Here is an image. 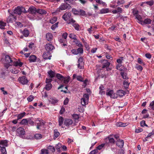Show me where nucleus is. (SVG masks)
Here are the masks:
<instances>
[{"label": "nucleus", "mask_w": 154, "mask_h": 154, "mask_svg": "<svg viewBox=\"0 0 154 154\" xmlns=\"http://www.w3.org/2000/svg\"><path fill=\"white\" fill-rule=\"evenodd\" d=\"M79 14L80 15H81L82 16H84L85 15L86 13H85V11H84L83 10H79Z\"/></svg>", "instance_id": "obj_57"}, {"label": "nucleus", "mask_w": 154, "mask_h": 154, "mask_svg": "<svg viewBox=\"0 0 154 154\" xmlns=\"http://www.w3.org/2000/svg\"><path fill=\"white\" fill-rule=\"evenodd\" d=\"M67 8V6L65 5H62L60 7V9L62 10H64Z\"/></svg>", "instance_id": "obj_56"}, {"label": "nucleus", "mask_w": 154, "mask_h": 154, "mask_svg": "<svg viewBox=\"0 0 154 154\" xmlns=\"http://www.w3.org/2000/svg\"><path fill=\"white\" fill-rule=\"evenodd\" d=\"M45 48L47 51H49L53 50L54 47L52 44H48L45 45Z\"/></svg>", "instance_id": "obj_12"}, {"label": "nucleus", "mask_w": 154, "mask_h": 154, "mask_svg": "<svg viewBox=\"0 0 154 154\" xmlns=\"http://www.w3.org/2000/svg\"><path fill=\"white\" fill-rule=\"evenodd\" d=\"M6 26V23L2 21H0V28L3 29H5V27Z\"/></svg>", "instance_id": "obj_25"}, {"label": "nucleus", "mask_w": 154, "mask_h": 154, "mask_svg": "<svg viewBox=\"0 0 154 154\" xmlns=\"http://www.w3.org/2000/svg\"><path fill=\"white\" fill-rule=\"evenodd\" d=\"M43 57L45 59H50V57H51V55L49 51L45 52L43 54Z\"/></svg>", "instance_id": "obj_13"}, {"label": "nucleus", "mask_w": 154, "mask_h": 154, "mask_svg": "<svg viewBox=\"0 0 154 154\" xmlns=\"http://www.w3.org/2000/svg\"><path fill=\"white\" fill-rule=\"evenodd\" d=\"M82 98L88 100L89 99V95L87 94H85L83 95V97Z\"/></svg>", "instance_id": "obj_52"}, {"label": "nucleus", "mask_w": 154, "mask_h": 154, "mask_svg": "<svg viewBox=\"0 0 154 154\" xmlns=\"http://www.w3.org/2000/svg\"><path fill=\"white\" fill-rule=\"evenodd\" d=\"M70 77L69 76H68L66 78H64V79L63 82L65 84H67L69 81Z\"/></svg>", "instance_id": "obj_40"}, {"label": "nucleus", "mask_w": 154, "mask_h": 154, "mask_svg": "<svg viewBox=\"0 0 154 154\" xmlns=\"http://www.w3.org/2000/svg\"><path fill=\"white\" fill-rule=\"evenodd\" d=\"M26 113L25 112H23L19 114L17 116V119H22L25 115Z\"/></svg>", "instance_id": "obj_35"}, {"label": "nucleus", "mask_w": 154, "mask_h": 154, "mask_svg": "<svg viewBox=\"0 0 154 154\" xmlns=\"http://www.w3.org/2000/svg\"><path fill=\"white\" fill-rule=\"evenodd\" d=\"M149 106L152 110H154V101H152L149 104Z\"/></svg>", "instance_id": "obj_61"}, {"label": "nucleus", "mask_w": 154, "mask_h": 154, "mask_svg": "<svg viewBox=\"0 0 154 154\" xmlns=\"http://www.w3.org/2000/svg\"><path fill=\"white\" fill-rule=\"evenodd\" d=\"M58 22H57L55 24L52 25L51 27V29L52 30H54L55 29L58 27Z\"/></svg>", "instance_id": "obj_55"}, {"label": "nucleus", "mask_w": 154, "mask_h": 154, "mask_svg": "<svg viewBox=\"0 0 154 154\" xmlns=\"http://www.w3.org/2000/svg\"><path fill=\"white\" fill-rule=\"evenodd\" d=\"M56 77L60 80H63L64 77L60 74H57L56 75Z\"/></svg>", "instance_id": "obj_43"}, {"label": "nucleus", "mask_w": 154, "mask_h": 154, "mask_svg": "<svg viewBox=\"0 0 154 154\" xmlns=\"http://www.w3.org/2000/svg\"><path fill=\"white\" fill-rule=\"evenodd\" d=\"M48 73L51 78H52L54 77L55 75V73L51 70L49 71Z\"/></svg>", "instance_id": "obj_37"}, {"label": "nucleus", "mask_w": 154, "mask_h": 154, "mask_svg": "<svg viewBox=\"0 0 154 154\" xmlns=\"http://www.w3.org/2000/svg\"><path fill=\"white\" fill-rule=\"evenodd\" d=\"M73 123L72 120L70 119H66L64 121V125L67 127H69Z\"/></svg>", "instance_id": "obj_10"}, {"label": "nucleus", "mask_w": 154, "mask_h": 154, "mask_svg": "<svg viewBox=\"0 0 154 154\" xmlns=\"http://www.w3.org/2000/svg\"><path fill=\"white\" fill-rule=\"evenodd\" d=\"M116 145L120 148L123 147L124 145V141L123 140L119 139L116 143Z\"/></svg>", "instance_id": "obj_16"}, {"label": "nucleus", "mask_w": 154, "mask_h": 154, "mask_svg": "<svg viewBox=\"0 0 154 154\" xmlns=\"http://www.w3.org/2000/svg\"><path fill=\"white\" fill-rule=\"evenodd\" d=\"M123 60V57H121L120 58L118 59L117 60V62L119 64H121L122 63Z\"/></svg>", "instance_id": "obj_59"}, {"label": "nucleus", "mask_w": 154, "mask_h": 154, "mask_svg": "<svg viewBox=\"0 0 154 154\" xmlns=\"http://www.w3.org/2000/svg\"><path fill=\"white\" fill-rule=\"evenodd\" d=\"M0 146H2L6 147L8 146L7 141L6 140L0 141Z\"/></svg>", "instance_id": "obj_20"}, {"label": "nucleus", "mask_w": 154, "mask_h": 154, "mask_svg": "<svg viewBox=\"0 0 154 154\" xmlns=\"http://www.w3.org/2000/svg\"><path fill=\"white\" fill-rule=\"evenodd\" d=\"M62 146L60 143H58L55 146L56 149L57 150H59L60 148ZM59 151V150H58Z\"/></svg>", "instance_id": "obj_62"}, {"label": "nucleus", "mask_w": 154, "mask_h": 154, "mask_svg": "<svg viewBox=\"0 0 154 154\" xmlns=\"http://www.w3.org/2000/svg\"><path fill=\"white\" fill-rule=\"evenodd\" d=\"M105 145V143H102L101 145L98 146L97 148V150H100Z\"/></svg>", "instance_id": "obj_54"}, {"label": "nucleus", "mask_w": 154, "mask_h": 154, "mask_svg": "<svg viewBox=\"0 0 154 154\" xmlns=\"http://www.w3.org/2000/svg\"><path fill=\"white\" fill-rule=\"evenodd\" d=\"M88 100H87L85 99L82 98L81 99V103L83 106H85L88 104Z\"/></svg>", "instance_id": "obj_28"}, {"label": "nucleus", "mask_w": 154, "mask_h": 154, "mask_svg": "<svg viewBox=\"0 0 154 154\" xmlns=\"http://www.w3.org/2000/svg\"><path fill=\"white\" fill-rule=\"evenodd\" d=\"M54 138H57L60 135V133L58 131L57 129H54Z\"/></svg>", "instance_id": "obj_30"}, {"label": "nucleus", "mask_w": 154, "mask_h": 154, "mask_svg": "<svg viewBox=\"0 0 154 154\" xmlns=\"http://www.w3.org/2000/svg\"><path fill=\"white\" fill-rule=\"evenodd\" d=\"M10 70L12 73L15 74H17L19 72V70H18L16 69H15L14 68L11 69Z\"/></svg>", "instance_id": "obj_39"}, {"label": "nucleus", "mask_w": 154, "mask_h": 154, "mask_svg": "<svg viewBox=\"0 0 154 154\" xmlns=\"http://www.w3.org/2000/svg\"><path fill=\"white\" fill-rule=\"evenodd\" d=\"M42 137V135L41 134H36L34 135V137L36 139H40Z\"/></svg>", "instance_id": "obj_41"}, {"label": "nucleus", "mask_w": 154, "mask_h": 154, "mask_svg": "<svg viewBox=\"0 0 154 154\" xmlns=\"http://www.w3.org/2000/svg\"><path fill=\"white\" fill-rule=\"evenodd\" d=\"M63 117H60L59 118V119H58V122H59V125L60 126H61L63 123Z\"/></svg>", "instance_id": "obj_31"}, {"label": "nucleus", "mask_w": 154, "mask_h": 154, "mask_svg": "<svg viewBox=\"0 0 154 154\" xmlns=\"http://www.w3.org/2000/svg\"><path fill=\"white\" fill-rule=\"evenodd\" d=\"M136 68L137 70L140 71H141L143 69L142 67L140 65L138 64L136 65Z\"/></svg>", "instance_id": "obj_60"}, {"label": "nucleus", "mask_w": 154, "mask_h": 154, "mask_svg": "<svg viewBox=\"0 0 154 154\" xmlns=\"http://www.w3.org/2000/svg\"><path fill=\"white\" fill-rule=\"evenodd\" d=\"M151 22V20L149 19H145L144 21L141 22V24L143 25L144 24H150Z\"/></svg>", "instance_id": "obj_21"}, {"label": "nucleus", "mask_w": 154, "mask_h": 154, "mask_svg": "<svg viewBox=\"0 0 154 154\" xmlns=\"http://www.w3.org/2000/svg\"><path fill=\"white\" fill-rule=\"evenodd\" d=\"M71 14L69 12H66L65 13L63 16L62 17L63 19L66 21L68 24V23L71 20L73 19L71 17Z\"/></svg>", "instance_id": "obj_4"}, {"label": "nucleus", "mask_w": 154, "mask_h": 154, "mask_svg": "<svg viewBox=\"0 0 154 154\" xmlns=\"http://www.w3.org/2000/svg\"><path fill=\"white\" fill-rule=\"evenodd\" d=\"M36 123L37 124V128L38 129H40V127L43 126L45 123L43 120H39V119H38V120L36 121Z\"/></svg>", "instance_id": "obj_8"}, {"label": "nucleus", "mask_w": 154, "mask_h": 154, "mask_svg": "<svg viewBox=\"0 0 154 154\" xmlns=\"http://www.w3.org/2000/svg\"><path fill=\"white\" fill-rule=\"evenodd\" d=\"M52 86V85L51 83H48L46 85L45 88L47 91H49L51 89Z\"/></svg>", "instance_id": "obj_27"}, {"label": "nucleus", "mask_w": 154, "mask_h": 154, "mask_svg": "<svg viewBox=\"0 0 154 154\" xmlns=\"http://www.w3.org/2000/svg\"><path fill=\"white\" fill-rule=\"evenodd\" d=\"M72 116L73 119L75 120L76 122L77 120L78 121V120L79 118V115L75 114H73L72 115Z\"/></svg>", "instance_id": "obj_36"}, {"label": "nucleus", "mask_w": 154, "mask_h": 154, "mask_svg": "<svg viewBox=\"0 0 154 154\" xmlns=\"http://www.w3.org/2000/svg\"><path fill=\"white\" fill-rule=\"evenodd\" d=\"M72 11L73 14L75 15H78L79 14V10H77L75 9H73Z\"/></svg>", "instance_id": "obj_48"}, {"label": "nucleus", "mask_w": 154, "mask_h": 154, "mask_svg": "<svg viewBox=\"0 0 154 154\" xmlns=\"http://www.w3.org/2000/svg\"><path fill=\"white\" fill-rule=\"evenodd\" d=\"M14 13L15 14L20 15L22 13H27V11H26L25 8L23 7L18 6L14 9Z\"/></svg>", "instance_id": "obj_2"}, {"label": "nucleus", "mask_w": 154, "mask_h": 154, "mask_svg": "<svg viewBox=\"0 0 154 154\" xmlns=\"http://www.w3.org/2000/svg\"><path fill=\"white\" fill-rule=\"evenodd\" d=\"M125 92L122 90H119L117 91L116 94L117 98L118 97H122L125 94Z\"/></svg>", "instance_id": "obj_11"}, {"label": "nucleus", "mask_w": 154, "mask_h": 154, "mask_svg": "<svg viewBox=\"0 0 154 154\" xmlns=\"http://www.w3.org/2000/svg\"><path fill=\"white\" fill-rule=\"evenodd\" d=\"M68 24H71L75 30L78 31L79 29V26L78 24L76 23L74 19H71L68 23Z\"/></svg>", "instance_id": "obj_6"}, {"label": "nucleus", "mask_w": 154, "mask_h": 154, "mask_svg": "<svg viewBox=\"0 0 154 154\" xmlns=\"http://www.w3.org/2000/svg\"><path fill=\"white\" fill-rule=\"evenodd\" d=\"M109 10L108 9H102L100 11L101 14L107 13L108 12Z\"/></svg>", "instance_id": "obj_45"}, {"label": "nucleus", "mask_w": 154, "mask_h": 154, "mask_svg": "<svg viewBox=\"0 0 154 154\" xmlns=\"http://www.w3.org/2000/svg\"><path fill=\"white\" fill-rule=\"evenodd\" d=\"M23 33L25 37H27L29 34V31L26 29H24L23 32Z\"/></svg>", "instance_id": "obj_26"}, {"label": "nucleus", "mask_w": 154, "mask_h": 154, "mask_svg": "<svg viewBox=\"0 0 154 154\" xmlns=\"http://www.w3.org/2000/svg\"><path fill=\"white\" fill-rule=\"evenodd\" d=\"M28 120L26 119H23L21 121L20 123L22 125H26L28 124Z\"/></svg>", "instance_id": "obj_44"}, {"label": "nucleus", "mask_w": 154, "mask_h": 154, "mask_svg": "<svg viewBox=\"0 0 154 154\" xmlns=\"http://www.w3.org/2000/svg\"><path fill=\"white\" fill-rule=\"evenodd\" d=\"M99 89V93L100 94L103 95L105 94V88L103 85H101L100 86Z\"/></svg>", "instance_id": "obj_18"}, {"label": "nucleus", "mask_w": 154, "mask_h": 154, "mask_svg": "<svg viewBox=\"0 0 154 154\" xmlns=\"http://www.w3.org/2000/svg\"><path fill=\"white\" fill-rule=\"evenodd\" d=\"M0 147L1 148V151L2 152V154H7V152L6 149L5 147L4 146H0Z\"/></svg>", "instance_id": "obj_29"}, {"label": "nucleus", "mask_w": 154, "mask_h": 154, "mask_svg": "<svg viewBox=\"0 0 154 154\" xmlns=\"http://www.w3.org/2000/svg\"><path fill=\"white\" fill-rule=\"evenodd\" d=\"M34 123V122L33 121H32L31 119H29L28 120V124H29L31 125H33Z\"/></svg>", "instance_id": "obj_63"}, {"label": "nucleus", "mask_w": 154, "mask_h": 154, "mask_svg": "<svg viewBox=\"0 0 154 154\" xmlns=\"http://www.w3.org/2000/svg\"><path fill=\"white\" fill-rule=\"evenodd\" d=\"M106 95L109 96L110 97L113 98H117L116 94L115 93L113 90H110L106 93Z\"/></svg>", "instance_id": "obj_9"}, {"label": "nucleus", "mask_w": 154, "mask_h": 154, "mask_svg": "<svg viewBox=\"0 0 154 154\" xmlns=\"http://www.w3.org/2000/svg\"><path fill=\"white\" fill-rule=\"evenodd\" d=\"M17 135L20 137L23 138L24 137L25 131L24 129L22 127H19L17 129Z\"/></svg>", "instance_id": "obj_5"}, {"label": "nucleus", "mask_w": 154, "mask_h": 154, "mask_svg": "<svg viewBox=\"0 0 154 154\" xmlns=\"http://www.w3.org/2000/svg\"><path fill=\"white\" fill-rule=\"evenodd\" d=\"M57 18L56 17H54L51 18L50 20V22L52 24L56 22Z\"/></svg>", "instance_id": "obj_42"}, {"label": "nucleus", "mask_w": 154, "mask_h": 154, "mask_svg": "<svg viewBox=\"0 0 154 154\" xmlns=\"http://www.w3.org/2000/svg\"><path fill=\"white\" fill-rule=\"evenodd\" d=\"M78 63H80L81 65H83L84 62L83 61V58L82 57H80L78 60Z\"/></svg>", "instance_id": "obj_49"}, {"label": "nucleus", "mask_w": 154, "mask_h": 154, "mask_svg": "<svg viewBox=\"0 0 154 154\" xmlns=\"http://www.w3.org/2000/svg\"><path fill=\"white\" fill-rule=\"evenodd\" d=\"M104 61L105 62V63H104V64L102 66L103 68H104L105 67H108L110 65V63L106 60H104Z\"/></svg>", "instance_id": "obj_34"}, {"label": "nucleus", "mask_w": 154, "mask_h": 154, "mask_svg": "<svg viewBox=\"0 0 154 154\" xmlns=\"http://www.w3.org/2000/svg\"><path fill=\"white\" fill-rule=\"evenodd\" d=\"M36 57L34 55H32L30 56L29 58V60L30 62H34L35 61Z\"/></svg>", "instance_id": "obj_19"}, {"label": "nucleus", "mask_w": 154, "mask_h": 154, "mask_svg": "<svg viewBox=\"0 0 154 154\" xmlns=\"http://www.w3.org/2000/svg\"><path fill=\"white\" fill-rule=\"evenodd\" d=\"M50 102L52 104H55L57 103L58 100L55 98H51L49 100Z\"/></svg>", "instance_id": "obj_32"}, {"label": "nucleus", "mask_w": 154, "mask_h": 154, "mask_svg": "<svg viewBox=\"0 0 154 154\" xmlns=\"http://www.w3.org/2000/svg\"><path fill=\"white\" fill-rule=\"evenodd\" d=\"M46 11H45L43 9H39L37 10L36 15L38 16L39 14H41L40 17H39L38 19H42V15L46 14Z\"/></svg>", "instance_id": "obj_7"}, {"label": "nucleus", "mask_w": 154, "mask_h": 154, "mask_svg": "<svg viewBox=\"0 0 154 154\" xmlns=\"http://www.w3.org/2000/svg\"><path fill=\"white\" fill-rule=\"evenodd\" d=\"M76 35L73 33H71L69 35V37L70 38L73 39L74 40L76 39Z\"/></svg>", "instance_id": "obj_46"}, {"label": "nucleus", "mask_w": 154, "mask_h": 154, "mask_svg": "<svg viewBox=\"0 0 154 154\" xmlns=\"http://www.w3.org/2000/svg\"><path fill=\"white\" fill-rule=\"evenodd\" d=\"M34 99V97L32 95H30L27 98L28 101L29 102L32 101Z\"/></svg>", "instance_id": "obj_50"}, {"label": "nucleus", "mask_w": 154, "mask_h": 154, "mask_svg": "<svg viewBox=\"0 0 154 154\" xmlns=\"http://www.w3.org/2000/svg\"><path fill=\"white\" fill-rule=\"evenodd\" d=\"M124 86L125 88H128L129 87V83L126 80H125L123 82Z\"/></svg>", "instance_id": "obj_38"}, {"label": "nucleus", "mask_w": 154, "mask_h": 154, "mask_svg": "<svg viewBox=\"0 0 154 154\" xmlns=\"http://www.w3.org/2000/svg\"><path fill=\"white\" fill-rule=\"evenodd\" d=\"M144 3H146L149 6H151L153 4L154 1L152 0L146 2H144Z\"/></svg>", "instance_id": "obj_53"}, {"label": "nucleus", "mask_w": 154, "mask_h": 154, "mask_svg": "<svg viewBox=\"0 0 154 154\" xmlns=\"http://www.w3.org/2000/svg\"><path fill=\"white\" fill-rule=\"evenodd\" d=\"M106 141H108L109 143H114L115 141L114 139L110 137H106Z\"/></svg>", "instance_id": "obj_24"}, {"label": "nucleus", "mask_w": 154, "mask_h": 154, "mask_svg": "<svg viewBox=\"0 0 154 154\" xmlns=\"http://www.w3.org/2000/svg\"><path fill=\"white\" fill-rule=\"evenodd\" d=\"M136 18L138 21V22L141 24V22L143 21L142 20V17L140 15L137 14L136 15Z\"/></svg>", "instance_id": "obj_33"}, {"label": "nucleus", "mask_w": 154, "mask_h": 154, "mask_svg": "<svg viewBox=\"0 0 154 154\" xmlns=\"http://www.w3.org/2000/svg\"><path fill=\"white\" fill-rule=\"evenodd\" d=\"M78 54H82L83 53V48L80 47L77 49Z\"/></svg>", "instance_id": "obj_47"}, {"label": "nucleus", "mask_w": 154, "mask_h": 154, "mask_svg": "<svg viewBox=\"0 0 154 154\" xmlns=\"http://www.w3.org/2000/svg\"><path fill=\"white\" fill-rule=\"evenodd\" d=\"M46 39L48 41H51L53 39V36L52 34L48 33L46 35Z\"/></svg>", "instance_id": "obj_15"}, {"label": "nucleus", "mask_w": 154, "mask_h": 154, "mask_svg": "<svg viewBox=\"0 0 154 154\" xmlns=\"http://www.w3.org/2000/svg\"><path fill=\"white\" fill-rule=\"evenodd\" d=\"M5 60L8 63L6 66L7 68H8L10 66L13 65L15 66H19L21 67L23 65V63L21 62L14 60L13 59L11 58L9 56L7 55L5 57Z\"/></svg>", "instance_id": "obj_1"}, {"label": "nucleus", "mask_w": 154, "mask_h": 154, "mask_svg": "<svg viewBox=\"0 0 154 154\" xmlns=\"http://www.w3.org/2000/svg\"><path fill=\"white\" fill-rule=\"evenodd\" d=\"M28 11L32 14H36L37 10L36 8L33 7L29 8L28 9Z\"/></svg>", "instance_id": "obj_14"}, {"label": "nucleus", "mask_w": 154, "mask_h": 154, "mask_svg": "<svg viewBox=\"0 0 154 154\" xmlns=\"http://www.w3.org/2000/svg\"><path fill=\"white\" fill-rule=\"evenodd\" d=\"M18 82L23 85H27L29 80L26 77L23 76L19 77L18 79Z\"/></svg>", "instance_id": "obj_3"}, {"label": "nucleus", "mask_w": 154, "mask_h": 154, "mask_svg": "<svg viewBox=\"0 0 154 154\" xmlns=\"http://www.w3.org/2000/svg\"><path fill=\"white\" fill-rule=\"evenodd\" d=\"M116 125L117 126L120 127H125L128 125L127 123H123L121 122H118Z\"/></svg>", "instance_id": "obj_22"}, {"label": "nucleus", "mask_w": 154, "mask_h": 154, "mask_svg": "<svg viewBox=\"0 0 154 154\" xmlns=\"http://www.w3.org/2000/svg\"><path fill=\"white\" fill-rule=\"evenodd\" d=\"M17 25L19 27H21L23 26V25L19 22H17L16 23Z\"/></svg>", "instance_id": "obj_64"}, {"label": "nucleus", "mask_w": 154, "mask_h": 154, "mask_svg": "<svg viewBox=\"0 0 154 154\" xmlns=\"http://www.w3.org/2000/svg\"><path fill=\"white\" fill-rule=\"evenodd\" d=\"M14 18V16L11 14L7 18V21L8 23H12Z\"/></svg>", "instance_id": "obj_17"}, {"label": "nucleus", "mask_w": 154, "mask_h": 154, "mask_svg": "<svg viewBox=\"0 0 154 154\" xmlns=\"http://www.w3.org/2000/svg\"><path fill=\"white\" fill-rule=\"evenodd\" d=\"M74 42H75L76 45L78 47H82L83 46L82 43L76 38L74 40Z\"/></svg>", "instance_id": "obj_23"}, {"label": "nucleus", "mask_w": 154, "mask_h": 154, "mask_svg": "<svg viewBox=\"0 0 154 154\" xmlns=\"http://www.w3.org/2000/svg\"><path fill=\"white\" fill-rule=\"evenodd\" d=\"M121 75L124 79H126L128 78L127 76L126 73L124 72H122L121 73Z\"/></svg>", "instance_id": "obj_51"}, {"label": "nucleus", "mask_w": 154, "mask_h": 154, "mask_svg": "<svg viewBox=\"0 0 154 154\" xmlns=\"http://www.w3.org/2000/svg\"><path fill=\"white\" fill-rule=\"evenodd\" d=\"M41 152L42 154H48V151L46 149H42L41 150Z\"/></svg>", "instance_id": "obj_58"}]
</instances>
